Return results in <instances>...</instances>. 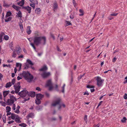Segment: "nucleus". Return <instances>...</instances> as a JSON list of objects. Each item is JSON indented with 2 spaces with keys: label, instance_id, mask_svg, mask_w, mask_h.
I'll return each instance as SVG.
<instances>
[{
  "label": "nucleus",
  "instance_id": "nucleus-1",
  "mask_svg": "<svg viewBox=\"0 0 127 127\" xmlns=\"http://www.w3.org/2000/svg\"><path fill=\"white\" fill-rule=\"evenodd\" d=\"M33 41L34 45L37 46L39 45H44L46 43V38L45 36H40L38 33H35L33 37Z\"/></svg>",
  "mask_w": 127,
  "mask_h": 127
},
{
  "label": "nucleus",
  "instance_id": "nucleus-2",
  "mask_svg": "<svg viewBox=\"0 0 127 127\" xmlns=\"http://www.w3.org/2000/svg\"><path fill=\"white\" fill-rule=\"evenodd\" d=\"M20 74L29 82H31L33 78V76L28 71H23Z\"/></svg>",
  "mask_w": 127,
  "mask_h": 127
},
{
  "label": "nucleus",
  "instance_id": "nucleus-3",
  "mask_svg": "<svg viewBox=\"0 0 127 127\" xmlns=\"http://www.w3.org/2000/svg\"><path fill=\"white\" fill-rule=\"evenodd\" d=\"M14 102V101L13 100L10 99H8L6 101V103L8 105H11L13 104L12 107V110L14 111V112L15 113L18 114L20 112L19 109L20 108V106L19 105H17L16 107V106L15 104H13Z\"/></svg>",
  "mask_w": 127,
  "mask_h": 127
},
{
  "label": "nucleus",
  "instance_id": "nucleus-4",
  "mask_svg": "<svg viewBox=\"0 0 127 127\" xmlns=\"http://www.w3.org/2000/svg\"><path fill=\"white\" fill-rule=\"evenodd\" d=\"M61 99L59 98H58L54 101L52 104V105L53 106H55L59 104V106L58 107V109H60L62 106L63 107H65V105L63 104H60V102Z\"/></svg>",
  "mask_w": 127,
  "mask_h": 127
},
{
  "label": "nucleus",
  "instance_id": "nucleus-5",
  "mask_svg": "<svg viewBox=\"0 0 127 127\" xmlns=\"http://www.w3.org/2000/svg\"><path fill=\"white\" fill-rule=\"evenodd\" d=\"M28 92L26 90V89H24V90L19 92L18 94L21 97L24 98L26 96H27L28 98V96H29L28 95Z\"/></svg>",
  "mask_w": 127,
  "mask_h": 127
},
{
  "label": "nucleus",
  "instance_id": "nucleus-6",
  "mask_svg": "<svg viewBox=\"0 0 127 127\" xmlns=\"http://www.w3.org/2000/svg\"><path fill=\"white\" fill-rule=\"evenodd\" d=\"M33 64H34L30 60L27 59L26 62L25 63V66L24 68L25 69H27L30 67L29 65L32 66L33 65Z\"/></svg>",
  "mask_w": 127,
  "mask_h": 127
},
{
  "label": "nucleus",
  "instance_id": "nucleus-7",
  "mask_svg": "<svg viewBox=\"0 0 127 127\" xmlns=\"http://www.w3.org/2000/svg\"><path fill=\"white\" fill-rule=\"evenodd\" d=\"M97 85L98 87H101L102 85V83L104 80L102 79L101 78L98 77H97L96 79Z\"/></svg>",
  "mask_w": 127,
  "mask_h": 127
},
{
  "label": "nucleus",
  "instance_id": "nucleus-8",
  "mask_svg": "<svg viewBox=\"0 0 127 127\" xmlns=\"http://www.w3.org/2000/svg\"><path fill=\"white\" fill-rule=\"evenodd\" d=\"M35 92H34L31 91L28 93L29 96H28V98H25L24 100L25 101H28L30 99L29 96H30L32 97H33L35 96Z\"/></svg>",
  "mask_w": 127,
  "mask_h": 127
},
{
  "label": "nucleus",
  "instance_id": "nucleus-9",
  "mask_svg": "<svg viewBox=\"0 0 127 127\" xmlns=\"http://www.w3.org/2000/svg\"><path fill=\"white\" fill-rule=\"evenodd\" d=\"M14 87L15 89V93H18L21 87L20 83H18L17 84L14 85Z\"/></svg>",
  "mask_w": 127,
  "mask_h": 127
},
{
  "label": "nucleus",
  "instance_id": "nucleus-10",
  "mask_svg": "<svg viewBox=\"0 0 127 127\" xmlns=\"http://www.w3.org/2000/svg\"><path fill=\"white\" fill-rule=\"evenodd\" d=\"M46 86L49 87V90L50 91L53 88V87L52 86L51 80H48L46 84Z\"/></svg>",
  "mask_w": 127,
  "mask_h": 127
},
{
  "label": "nucleus",
  "instance_id": "nucleus-11",
  "mask_svg": "<svg viewBox=\"0 0 127 127\" xmlns=\"http://www.w3.org/2000/svg\"><path fill=\"white\" fill-rule=\"evenodd\" d=\"M50 75V72H43L41 73V76L43 78H47Z\"/></svg>",
  "mask_w": 127,
  "mask_h": 127
},
{
  "label": "nucleus",
  "instance_id": "nucleus-12",
  "mask_svg": "<svg viewBox=\"0 0 127 127\" xmlns=\"http://www.w3.org/2000/svg\"><path fill=\"white\" fill-rule=\"evenodd\" d=\"M22 8L25 10H26L29 13H30L31 12L32 8L29 6H27L26 7L22 6Z\"/></svg>",
  "mask_w": 127,
  "mask_h": 127
},
{
  "label": "nucleus",
  "instance_id": "nucleus-13",
  "mask_svg": "<svg viewBox=\"0 0 127 127\" xmlns=\"http://www.w3.org/2000/svg\"><path fill=\"white\" fill-rule=\"evenodd\" d=\"M28 39L30 42V44L32 47L35 50H36V48L34 45V44L32 42V40H33V38H28Z\"/></svg>",
  "mask_w": 127,
  "mask_h": 127
},
{
  "label": "nucleus",
  "instance_id": "nucleus-14",
  "mask_svg": "<svg viewBox=\"0 0 127 127\" xmlns=\"http://www.w3.org/2000/svg\"><path fill=\"white\" fill-rule=\"evenodd\" d=\"M47 69V68L46 65L43 66L41 69H39L40 71H42L43 72H45V71Z\"/></svg>",
  "mask_w": 127,
  "mask_h": 127
},
{
  "label": "nucleus",
  "instance_id": "nucleus-15",
  "mask_svg": "<svg viewBox=\"0 0 127 127\" xmlns=\"http://www.w3.org/2000/svg\"><path fill=\"white\" fill-rule=\"evenodd\" d=\"M34 116V114L32 113H30L28 115L27 118L28 119H29V118H33Z\"/></svg>",
  "mask_w": 127,
  "mask_h": 127
},
{
  "label": "nucleus",
  "instance_id": "nucleus-16",
  "mask_svg": "<svg viewBox=\"0 0 127 127\" xmlns=\"http://www.w3.org/2000/svg\"><path fill=\"white\" fill-rule=\"evenodd\" d=\"M17 15H16V17L18 18H21L22 17V13L21 11L19 10L18 12L16 13Z\"/></svg>",
  "mask_w": 127,
  "mask_h": 127
},
{
  "label": "nucleus",
  "instance_id": "nucleus-17",
  "mask_svg": "<svg viewBox=\"0 0 127 127\" xmlns=\"http://www.w3.org/2000/svg\"><path fill=\"white\" fill-rule=\"evenodd\" d=\"M12 7L14 8V9L16 10V11H18L20 9V7L16 6L14 4H13L12 6Z\"/></svg>",
  "mask_w": 127,
  "mask_h": 127
},
{
  "label": "nucleus",
  "instance_id": "nucleus-18",
  "mask_svg": "<svg viewBox=\"0 0 127 127\" xmlns=\"http://www.w3.org/2000/svg\"><path fill=\"white\" fill-rule=\"evenodd\" d=\"M5 22H7L10 21L12 19V18L10 16H5Z\"/></svg>",
  "mask_w": 127,
  "mask_h": 127
},
{
  "label": "nucleus",
  "instance_id": "nucleus-19",
  "mask_svg": "<svg viewBox=\"0 0 127 127\" xmlns=\"http://www.w3.org/2000/svg\"><path fill=\"white\" fill-rule=\"evenodd\" d=\"M27 32L28 34L29 35L31 33L32 31L31 30V27L30 26L27 27Z\"/></svg>",
  "mask_w": 127,
  "mask_h": 127
},
{
  "label": "nucleus",
  "instance_id": "nucleus-20",
  "mask_svg": "<svg viewBox=\"0 0 127 127\" xmlns=\"http://www.w3.org/2000/svg\"><path fill=\"white\" fill-rule=\"evenodd\" d=\"M43 96L40 94H36V98L37 99H41L43 97Z\"/></svg>",
  "mask_w": 127,
  "mask_h": 127
},
{
  "label": "nucleus",
  "instance_id": "nucleus-21",
  "mask_svg": "<svg viewBox=\"0 0 127 127\" xmlns=\"http://www.w3.org/2000/svg\"><path fill=\"white\" fill-rule=\"evenodd\" d=\"M24 0H22L21 1L17 3L18 5L21 6H22L24 4Z\"/></svg>",
  "mask_w": 127,
  "mask_h": 127
},
{
  "label": "nucleus",
  "instance_id": "nucleus-22",
  "mask_svg": "<svg viewBox=\"0 0 127 127\" xmlns=\"http://www.w3.org/2000/svg\"><path fill=\"white\" fill-rule=\"evenodd\" d=\"M18 116L17 115L13 113L11 114V118L12 120H13L15 119Z\"/></svg>",
  "mask_w": 127,
  "mask_h": 127
},
{
  "label": "nucleus",
  "instance_id": "nucleus-23",
  "mask_svg": "<svg viewBox=\"0 0 127 127\" xmlns=\"http://www.w3.org/2000/svg\"><path fill=\"white\" fill-rule=\"evenodd\" d=\"M42 106L37 105L36 107V109L38 111H40L42 109Z\"/></svg>",
  "mask_w": 127,
  "mask_h": 127
},
{
  "label": "nucleus",
  "instance_id": "nucleus-24",
  "mask_svg": "<svg viewBox=\"0 0 127 127\" xmlns=\"http://www.w3.org/2000/svg\"><path fill=\"white\" fill-rule=\"evenodd\" d=\"M53 9L54 10L57 9L58 8V5L57 3L56 2H55L53 5Z\"/></svg>",
  "mask_w": 127,
  "mask_h": 127
},
{
  "label": "nucleus",
  "instance_id": "nucleus-25",
  "mask_svg": "<svg viewBox=\"0 0 127 127\" xmlns=\"http://www.w3.org/2000/svg\"><path fill=\"white\" fill-rule=\"evenodd\" d=\"M40 11L41 10L39 8H36L35 10V13L38 14H39Z\"/></svg>",
  "mask_w": 127,
  "mask_h": 127
},
{
  "label": "nucleus",
  "instance_id": "nucleus-26",
  "mask_svg": "<svg viewBox=\"0 0 127 127\" xmlns=\"http://www.w3.org/2000/svg\"><path fill=\"white\" fill-rule=\"evenodd\" d=\"M19 118V117L18 116L15 119V121L18 123H20L21 122V121H20Z\"/></svg>",
  "mask_w": 127,
  "mask_h": 127
},
{
  "label": "nucleus",
  "instance_id": "nucleus-27",
  "mask_svg": "<svg viewBox=\"0 0 127 127\" xmlns=\"http://www.w3.org/2000/svg\"><path fill=\"white\" fill-rule=\"evenodd\" d=\"M12 85L11 82H9L6 83L5 86L6 88H8L10 87Z\"/></svg>",
  "mask_w": 127,
  "mask_h": 127
},
{
  "label": "nucleus",
  "instance_id": "nucleus-28",
  "mask_svg": "<svg viewBox=\"0 0 127 127\" xmlns=\"http://www.w3.org/2000/svg\"><path fill=\"white\" fill-rule=\"evenodd\" d=\"M9 91H5L3 92V95L4 97H5L9 93Z\"/></svg>",
  "mask_w": 127,
  "mask_h": 127
},
{
  "label": "nucleus",
  "instance_id": "nucleus-29",
  "mask_svg": "<svg viewBox=\"0 0 127 127\" xmlns=\"http://www.w3.org/2000/svg\"><path fill=\"white\" fill-rule=\"evenodd\" d=\"M6 112L7 113H8V112H10L11 110V108L9 106H7L6 107Z\"/></svg>",
  "mask_w": 127,
  "mask_h": 127
},
{
  "label": "nucleus",
  "instance_id": "nucleus-30",
  "mask_svg": "<svg viewBox=\"0 0 127 127\" xmlns=\"http://www.w3.org/2000/svg\"><path fill=\"white\" fill-rule=\"evenodd\" d=\"M16 66L17 67H19V71L20 70L21 66V64L19 63H17L16 64Z\"/></svg>",
  "mask_w": 127,
  "mask_h": 127
},
{
  "label": "nucleus",
  "instance_id": "nucleus-31",
  "mask_svg": "<svg viewBox=\"0 0 127 127\" xmlns=\"http://www.w3.org/2000/svg\"><path fill=\"white\" fill-rule=\"evenodd\" d=\"M10 99L14 101L16 100V98L13 95H10Z\"/></svg>",
  "mask_w": 127,
  "mask_h": 127
},
{
  "label": "nucleus",
  "instance_id": "nucleus-32",
  "mask_svg": "<svg viewBox=\"0 0 127 127\" xmlns=\"http://www.w3.org/2000/svg\"><path fill=\"white\" fill-rule=\"evenodd\" d=\"M17 52L18 55H19L22 52L21 49L19 47L18 48V50H17Z\"/></svg>",
  "mask_w": 127,
  "mask_h": 127
},
{
  "label": "nucleus",
  "instance_id": "nucleus-33",
  "mask_svg": "<svg viewBox=\"0 0 127 127\" xmlns=\"http://www.w3.org/2000/svg\"><path fill=\"white\" fill-rule=\"evenodd\" d=\"M41 99H36L35 100V103L37 104H39L41 103Z\"/></svg>",
  "mask_w": 127,
  "mask_h": 127
},
{
  "label": "nucleus",
  "instance_id": "nucleus-34",
  "mask_svg": "<svg viewBox=\"0 0 127 127\" xmlns=\"http://www.w3.org/2000/svg\"><path fill=\"white\" fill-rule=\"evenodd\" d=\"M13 42H11L9 44V46L10 48L12 50H13Z\"/></svg>",
  "mask_w": 127,
  "mask_h": 127
},
{
  "label": "nucleus",
  "instance_id": "nucleus-35",
  "mask_svg": "<svg viewBox=\"0 0 127 127\" xmlns=\"http://www.w3.org/2000/svg\"><path fill=\"white\" fill-rule=\"evenodd\" d=\"M12 14V13L10 11L7 12L5 15L6 16H10Z\"/></svg>",
  "mask_w": 127,
  "mask_h": 127
},
{
  "label": "nucleus",
  "instance_id": "nucleus-36",
  "mask_svg": "<svg viewBox=\"0 0 127 127\" xmlns=\"http://www.w3.org/2000/svg\"><path fill=\"white\" fill-rule=\"evenodd\" d=\"M30 0L32 3L38 4L37 0Z\"/></svg>",
  "mask_w": 127,
  "mask_h": 127
},
{
  "label": "nucleus",
  "instance_id": "nucleus-37",
  "mask_svg": "<svg viewBox=\"0 0 127 127\" xmlns=\"http://www.w3.org/2000/svg\"><path fill=\"white\" fill-rule=\"evenodd\" d=\"M79 12L81 13L79 14V15L80 16H82L84 14V12L83 10L81 9H80L79 10Z\"/></svg>",
  "mask_w": 127,
  "mask_h": 127
},
{
  "label": "nucleus",
  "instance_id": "nucleus-38",
  "mask_svg": "<svg viewBox=\"0 0 127 127\" xmlns=\"http://www.w3.org/2000/svg\"><path fill=\"white\" fill-rule=\"evenodd\" d=\"M65 86V84H64L63 85V86L62 88V92L63 93H64V87Z\"/></svg>",
  "mask_w": 127,
  "mask_h": 127
},
{
  "label": "nucleus",
  "instance_id": "nucleus-39",
  "mask_svg": "<svg viewBox=\"0 0 127 127\" xmlns=\"http://www.w3.org/2000/svg\"><path fill=\"white\" fill-rule=\"evenodd\" d=\"M2 119L3 122L4 123H5L6 120V116L5 115H4L3 116Z\"/></svg>",
  "mask_w": 127,
  "mask_h": 127
},
{
  "label": "nucleus",
  "instance_id": "nucleus-40",
  "mask_svg": "<svg viewBox=\"0 0 127 127\" xmlns=\"http://www.w3.org/2000/svg\"><path fill=\"white\" fill-rule=\"evenodd\" d=\"M19 126L23 127H26L27 126V125L24 123L20 124L19 125Z\"/></svg>",
  "mask_w": 127,
  "mask_h": 127
},
{
  "label": "nucleus",
  "instance_id": "nucleus-41",
  "mask_svg": "<svg viewBox=\"0 0 127 127\" xmlns=\"http://www.w3.org/2000/svg\"><path fill=\"white\" fill-rule=\"evenodd\" d=\"M127 120V119L125 117H124L121 120V121L122 122L125 123Z\"/></svg>",
  "mask_w": 127,
  "mask_h": 127
},
{
  "label": "nucleus",
  "instance_id": "nucleus-42",
  "mask_svg": "<svg viewBox=\"0 0 127 127\" xmlns=\"http://www.w3.org/2000/svg\"><path fill=\"white\" fill-rule=\"evenodd\" d=\"M17 56V54L15 53V52L14 51H13L12 55V57L13 58H15Z\"/></svg>",
  "mask_w": 127,
  "mask_h": 127
},
{
  "label": "nucleus",
  "instance_id": "nucleus-43",
  "mask_svg": "<svg viewBox=\"0 0 127 127\" xmlns=\"http://www.w3.org/2000/svg\"><path fill=\"white\" fill-rule=\"evenodd\" d=\"M36 3H30V6L33 7V9H34L35 8V4Z\"/></svg>",
  "mask_w": 127,
  "mask_h": 127
},
{
  "label": "nucleus",
  "instance_id": "nucleus-44",
  "mask_svg": "<svg viewBox=\"0 0 127 127\" xmlns=\"http://www.w3.org/2000/svg\"><path fill=\"white\" fill-rule=\"evenodd\" d=\"M3 6L5 7H8L10 6L9 5H8L5 3L4 1H3Z\"/></svg>",
  "mask_w": 127,
  "mask_h": 127
},
{
  "label": "nucleus",
  "instance_id": "nucleus-45",
  "mask_svg": "<svg viewBox=\"0 0 127 127\" xmlns=\"http://www.w3.org/2000/svg\"><path fill=\"white\" fill-rule=\"evenodd\" d=\"M3 35V34L2 33H0V42L2 41V37Z\"/></svg>",
  "mask_w": 127,
  "mask_h": 127
},
{
  "label": "nucleus",
  "instance_id": "nucleus-46",
  "mask_svg": "<svg viewBox=\"0 0 127 127\" xmlns=\"http://www.w3.org/2000/svg\"><path fill=\"white\" fill-rule=\"evenodd\" d=\"M4 38L5 40H7L9 39V37L7 35H5L4 36Z\"/></svg>",
  "mask_w": 127,
  "mask_h": 127
},
{
  "label": "nucleus",
  "instance_id": "nucleus-47",
  "mask_svg": "<svg viewBox=\"0 0 127 127\" xmlns=\"http://www.w3.org/2000/svg\"><path fill=\"white\" fill-rule=\"evenodd\" d=\"M0 103L3 106L5 107L6 106L5 103L4 102H3L2 101H0Z\"/></svg>",
  "mask_w": 127,
  "mask_h": 127
},
{
  "label": "nucleus",
  "instance_id": "nucleus-48",
  "mask_svg": "<svg viewBox=\"0 0 127 127\" xmlns=\"http://www.w3.org/2000/svg\"><path fill=\"white\" fill-rule=\"evenodd\" d=\"M19 26L20 27V29L22 32H23V25L22 24H19Z\"/></svg>",
  "mask_w": 127,
  "mask_h": 127
},
{
  "label": "nucleus",
  "instance_id": "nucleus-49",
  "mask_svg": "<svg viewBox=\"0 0 127 127\" xmlns=\"http://www.w3.org/2000/svg\"><path fill=\"white\" fill-rule=\"evenodd\" d=\"M84 120L86 122H87L88 121L87 120V116L85 115V116L84 118Z\"/></svg>",
  "mask_w": 127,
  "mask_h": 127
},
{
  "label": "nucleus",
  "instance_id": "nucleus-50",
  "mask_svg": "<svg viewBox=\"0 0 127 127\" xmlns=\"http://www.w3.org/2000/svg\"><path fill=\"white\" fill-rule=\"evenodd\" d=\"M87 87L88 88H94V87L93 86H90L89 85H88L87 86Z\"/></svg>",
  "mask_w": 127,
  "mask_h": 127
},
{
  "label": "nucleus",
  "instance_id": "nucleus-51",
  "mask_svg": "<svg viewBox=\"0 0 127 127\" xmlns=\"http://www.w3.org/2000/svg\"><path fill=\"white\" fill-rule=\"evenodd\" d=\"M15 82V79H13L11 81L12 84L14 85Z\"/></svg>",
  "mask_w": 127,
  "mask_h": 127
},
{
  "label": "nucleus",
  "instance_id": "nucleus-52",
  "mask_svg": "<svg viewBox=\"0 0 127 127\" xmlns=\"http://www.w3.org/2000/svg\"><path fill=\"white\" fill-rule=\"evenodd\" d=\"M73 5L75 7V6L76 5V3L75 1V0H73Z\"/></svg>",
  "mask_w": 127,
  "mask_h": 127
},
{
  "label": "nucleus",
  "instance_id": "nucleus-53",
  "mask_svg": "<svg viewBox=\"0 0 127 127\" xmlns=\"http://www.w3.org/2000/svg\"><path fill=\"white\" fill-rule=\"evenodd\" d=\"M118 14V13H113V14H110V15L111 16H117Z\"/></svg>",
  "mask_w": 127,
  "mask_h": 127
},
{
  "label": "nucleus",
  "instance_id": "nucleus-54",
  "mask_svg": "<svg viewBox=\"0 0 127 127\" xmlns=\"http://www.w3.org/2000/svg\"><path fill=\"white\" fill-rule=\"evenodd\" d=\"M85 75V74H83L82 75H81L80 76H79L78 77V79H80L83 76Z\"/></svg>",
  "mask_w": 127,
  "mask_h": 127
},
{
  "label": "nucleus",
  "instance_id": "nucleus-55",
  "mask_svg": "<svg viewBox=\"0 0 127 127\" xmlns=\"http://www.w3.org/2000/svg\"><path fill=\"white\" fill-rule=\"evenodd\" d=\"M89 95V93H88V92L87 91H86L84 94V95Z\"/></svg>",
  "mask_w": 127,
  "mask_h": 127
},
{
  "label": "nucleus",
  "instance_id": "nucleus-56",
  "mask_svg": "<svg viewBox=\"0 0 127 127\" xmlns=\"http://www.w3.org/2000/svg\"><path fill=\"white\" fill-rule=\"evenodd\" d=\"M66 22H67V23L66 24V25L67 26L69 25H71V23L69 21H66Z\"/></svg>",
  "mask_w": 127,
  "mask_h": 127
},
{
  "label": "nucleus",
  "instance_id": "nucleus-57",
  "mask_svg": "<svg viewBox=\"0 0 127 127\" xmlns=\"http://www.w3.org/2000/svg\"><path fill=\"white\" fill-rule=\"evenodd\" d=\"M124 97L125 99H127V94H125L124 95Z\"/></svg>",
  "mask_w": 127,
  "mask_h": 127
},
{
  "label": "nucleus",
  "instance_id": "nucleus-58",
  "mask_svg": "<svg viewBox=\"0 0 127 127\" xmlns=\"http://www.w3.org/2000/svg\"><path fill=\"white\" fill-rule=\"evenodd\" d=\"M58 85H55V89L57 91H58L59 89L58 88Z\"/></svg>",
  "mask_w": 127,
  "mask_h": 127
},
{
  "label": "nucleus",
  "instance_id": "nucleus-59",
  "mask_svg": "<svg viewBox=\"0 0 127 127\" xmlns=\"http://www.w3.org/2000/svg\"><path fill=\"white\" fill-rule=\"evenodd\" d=\"M3 77V75L0 72V80H1V78Z\"/></svg>",
  "mask_w": 127,
  "mask_h": 127
},
{
  "label": "nucleus",
  "instance_id": "nucleus-60",
  "mask_svg": "<svg viewBox=\"0 0 127 127\" xmlns=\"http://www.w3.org/2000/svg\"><path fill=\"white\" fill-rule=\"evenodd\" d=\"M14 121L13 120L8 121V123L9 124L13 123L14 122Z\"/></svg>",
  "mask_w": 127,
  "mask_h": 127
},
{
  "label": "nucleus",
  "instance_id": "nucleus-61",
  "mask_svg": "<svg viewBox=\"0 0 127 127\" xmlns=\"http://www.w3.org/2000/svg\"><path fill=\"white\" fill-rule=\"evenodd\" d=\"M45 94L46 95V96L47 97H48L49 96V94L47 93V92H46L45 93Z\"/></svg>",
  "mask_w": 127,
  "mask_h": 127
},
{
  "label": "nucleus",
  "instance_id": "nucleus-62",
  "mask_svg": "<svg viewBox=\"0 0 127 127\" xmlns=\"http://www.w3.org/2000/svg\"><path fill=\"white\" fill-rule=\"evenodd\" d=\"M24 56L23 55H21L18 57V58H23Z\"/></svg>",
  "mask_w": 127,
  "mask_h": 127
},
{
  "label": "nucleus",
  "instance_id": "nucleus-63",
  "mask_svg": "<svg viewBox=\"0 0 127 127\" xmlns=\"http://www.w3.org/2000/svg\"><path fill=\"white\" fill-rule=\"evenodd\" d=\"M17 80H20V79H22V77H19V76H18L17 77Z\"/></svg>",
  "mask_w": 127,
  "mask_h": 127
},
{
  "label": "nucleus",
  "instance_id": "nucleus-64",
  "mask_svg": "<svg viewBox=\"0 0 127 127\" xmlns=\"http://www.w3.org/2000/svg\"><path fill=\"white\" fill-rule=\"evenodd\" d=\"M116 58L115 57L113 58L112 60V62H115L116 60Z\"/></svg>",
  "mask_w": 127,
  "mask_h": 127
}]
</instances>
